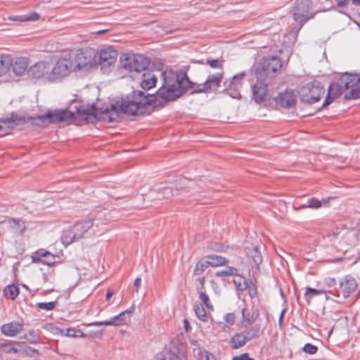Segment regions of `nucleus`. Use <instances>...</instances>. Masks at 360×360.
Wrapping results in <instances>:
<instances>
[{
  "label": "nucleus",
  "instance_id": "1",
  "mask_svg": "<svg viewBox=\"0 0 360 360\" xmlns=\"http://www.w3.org/2000/svg\"><path fill=\"white\" fill-rule=\"evenodd\" d=\"M162 86L156 94H146L141 91H134L126 98H122L117 107L112 105L110 109L106 108L101 111L102 119L108 122H114L117 117L118 110L124 114L141 115L146 112V106L160 98L164 101H174L182 96L191 87L185 73L176 75L171 70H165L160 73Z\"/></svg>",
  "mask_w": 360,
  "mask_h": 360
},
{
  "label": "nucleus",
  "instance_id": "2",
  "mask_svg": "<svg viewBox=\"0 0 360 360\" xmlns=\"http://www.w3.org/2000/svg\"><path fill=\"white\" fill-rule=\"evenodd\" d=\"M91 229L94 236H101L106 231L104 224L95 223L94 219L84 220L65 229L60 238L61 242L64 245L68 246L74 241L82 238Z\"/></svg>",
  "mask_w": 360,
  "mask_h": 360
},
{
  "label": "nucleus",
  "instance_id": "3",
  "mask_svg": "<svg viewBox=\"0 0 360 360\" xmlns=\"http://www.w3.org/2000/svg\"><path fill=\"white\" fill-rule=\"evenodd\" d=\"M326 6L317 8V4L311 0H296L291 10L294 20L302 25L309 19L313 18L315 15L323 11Z\"/></svg>",
  "mask_w": 360,
  "mask_h": 360
},
{
  "label": "nucleus",
  "instance_id": "4",
  "mask_svg": "<svg viewBox=\"0 0 360 360\" xmlns=\"http://www.w3.org/2000/svg\"><path fill=\"white\" fill-rule=\"evenodd\" d=\"M74 72L88 70L98 65L97 55L92 49H84L79 52L68 54Z\"/></svg>",
  "mask_w": 360,
  "mask_h": 360
},
{
  "label": "nucleus",
  "instance_id": "5",
  "mask_svg": "<svg viewBox=\"0 0 360 360\" xmlns=\"http://www.w3.org/2000/svg\"><path fill=\"white\" fill-rule=\"evenodd\" d=\"M325 93L324 88L319 82L315 81L309 82L300 90V97L302 102L307 103H314L319 101L321 96Z\"/></svg>",
  "mask_w": 360,
  "mask_h": 360
},
{
  "label": "nucleus",
  "instance_id": "6",
  "mask_svg": "<svg viewBox=\"0 0 360 360\" xmlns=\"http://www.w3.org/2000/svg\"><path fill=\"white\" fill-rule=\"evenodd\" d=\"M72 65L68 54L60 57L54 65L51 64L53 82L61 80L74 72Z\"/></svg>",
  "mask_w": 360,
  "mask_h": 360
},
{
  "label": "nucleus",
  "instance_id": "7",
  "mask_svg": "<svg viewBox=\"0 0 360 360\" xmlns=\"http://www.w3.org/2000/svg\"><path fill=\"white\" fill-rule=\"evenodd\" d=\"M121 63L122 67L130 72L145 70L149 65L148 58L141 54L127 55L121 60Z\"/></svg>",
  "mask_w": 360,
  "mask_h": 360
},
{
  "label": "nucleus",
  "instance_id": "8",
  "mask_svg": "<svg viewBox=\"0 0 360 360\" xmlns=\"http://www.w3.org/2000/svg\"><path fill=\"white\" fill-rule=\"evenodd\" d=\"M75 116V113L70 112L69 110L49 111L44 115L39 116L37 120L40 122H37V124L46 126L50 123L72 120Z\"/></svg>",
  "mask_w": 360,
  "mask_h": 360
},
{
  "label": "nucleus",
  "instance_id": "9",
  "mask_svg": "<svg viewBox=\"0 0 360 360\" xmlns=\"http://www.w3.org/2000/svg\"><path fill=\"white\" fill-rule=\"evenodd\" d=\"M28 72L34 78L44 79L49 82H53L51 73V63L41 60L31 66Z\"/></svg>",
  "mask_w": 360,
  "mask_h": 360
},
{
  "label": "nucleus",
  "instance_id": "10",
  "mask_svg": "<svg viewBox=\"0 0 360 360\" xmlns=\"http://www.w3.org/2000/svg\"><path fill=\"white\" fill-rule=\"evenodd\" d=\"M117 58V51L110 47L103 49L97 56L98 65L104 72H108V68L115 63Z\"/></svg>",
  "mask_w": 360,
  "mask_h": 360
},
{
  "label": "nucleus",
  "instance_id": "11",
  "mask_svg": "<svg viewBox=\"0 0 360 360\" xmlns=\"http://www.w3.org/2000/svg\"><path fill=\"white\" fill-rule=\"evenodd\" d=\"M208 73L207 78L204 82V93H214L215 94L219 87L220 86L221 82L224 77V72L221 71L219 72L212 73L209 70H206Z\"/></svg>",
  "mask_w": 360,
  "mask_h": 360
},
{
  "label": "nucleus",
  "instance_id": "12",
  "mask_svg": "<svg viewBox=\"0 0 360 360\" xmlns=\"http://www.w3.org/2000/svg\"><path fill=\"white\" fill-rule=\"evenodd\" d=\"M282 67L280 58L272 56L264 58L262 63V68L267 77L271 78L278 73Z\"/></svg>",
  "mask_w": 360,
  "mask_h": 360
},
{
  "label": "nucleus",
  "instance_id": "13",
  "mask_svg": "<svg viewBox=\"0 0 360 360\" xmlns=\"http://www.w3.org/2000/svg\"><path fill=\"white\" fill-rule=\"evenodd\" d=\"M0 224L15 235H22L27 229L26 222L20 219L8 218L1 221Z\"/></svg>",
  "mask_w": 360,
  "mask_h": 360
},
{
  "label": "nucleus",
  "instance_id": "14",
  "mask_svg": "<svg viewBox=\"0 0 360 360\" xmlns=\"http://www.w3.org/2000/svg\"><path fill=\"white\" fill-rule=\"evenodd\" d=\"M275 101L281 107L290 109L295 107L297 96L292 89H286L283 92L278 94L275 98Z\"/></svg>",
  "mask_w": 360,
  "mask_h": 360
},
{
  "label": "nucleus",
  "instance_id": "15",
  "mask_svg": "<svg viewBox=\"0 0 360 360\" xmlns=\"http://www.w3.org/2000/svg\"><path fill=\"white\" fill-rule=\"evenodd\" d=\"M23 328L22 321H13L2 325L0 330L5 336L15 337L22 331Z\"/></svg>",
  "mask_w": 360,
  "mask_h": 360
},
{
  "label": "nucleus",
  "instance_id": "16",
  "mask_svg": "<svg viewBox=\"0 0 360 360\" xmlns=\"http://www.w3.org/2000/svg\"><path fill=\"white\" fill-rule=\"evenodd\" d=\"M346 90L344 85L341 84L340 79L337 82H333L328 88V94L323 102V106L330 105L335 98L341 96L343 91Z\"/></svg>",
  "mask_w": 360,
  "mask_h": 360
},
{
  "label": "nucleus",
  "instance_id": "17",
  "mask_svg": "<svg viewBox=\"0 0 360 360\" xmlns=\"http://www.w3.org/2000/svg\"><path fill=\"white\" fill-rule=\"evenodd\" d=\"M252 98L257 103H261L266 101L268 96L267 84L257 82L252 86Z\"/></svg>",
  "mask_w": 360,
  "mask_h": 360
},
{
  "label": "nucleus",
  "instance_id": "18",
  "mask_svg": "<svg viewBox=\"0 0 360 360\" xmlns=\"http://www.w3.org/2000/svg\"><path fill=\"white\" fill-rule=\"evenodd\" d=\"M75 109V111H70V112H74L75 116L74 118H81L83 120H87L89 116L94 115L96 116L98 114L97 109L94 106H84L81 103H75L73 106Z\"/></svg>",
  "mask_w": 360,
  "mask_h": 360
},
{
  "label": "nucleus",
  "instance_id": "19",
  "mask_svg": "<svg viewBox=\"0 0 360 360\" xmlns=\"http://www.w3.org/2000/svg\"><path fill=\"white\" fill-rule=\"evenodd\" d=\"M340 287L344 297L347 298L357 289L358 285L352 276L347 275L340 281Z\"/></svg>",
  "mask_w": 360,
  "mask_h": 360
},
{
  "label": "nucleus",
  "instance_id": "20",
  "mask_svg": "<svg viewBox=\"0 0 360 360\" xmlns=\"http://www.w3.org/2000/svg\"><path fill=\"white\" fill-rule=\"evenodd\" d=\"M131 313V311L127 309L118 315L113 317L111 321H95L90 323H88V326H121L125 323V314Z\"/></svg>",
  "mask_w": 360,
  "mask_h": 360
},
{
  "label": "nucleus",
  "instance_id": "21",
  "mask_svg": "<svg viewBox=\"0 0 360 360\" xmlns=\"http://www.w3.org/2000/svg\"><path fill=\"white\" fill-rule=\"evenodd\" d=\"M341 84L346 89H359L360 84V74H350L345 72L341 77Z\"/></svg>",
  "mask_w": 360,
  "mask_h": 360
},
{
  "label": "nucleus",
  "instance_id": "22",
  "mask_svg": "<svg viewBox=\"0 0 360 360\" xmlns=\"http://www.w3.org/2000/svg\"><path fill=\"white\" fill-rule=\"evenodd\" d=\"M174 345V343H172ZM165 360H182L185 354V347L181 345L179 348L172 345L162 351Z\"/></svg>",
  "mask_w": 360,
  "mask_h": 360
},
{
  "label": "nucleus",
  "instance_id": "23",
  "mask_svg": "<svg viewBox=\"0 0 360 360\" xmlns=\"http://www.w3.org/2000/svg\"><path fill=\"white\" fill-rule=\"evenodd\" d=\"M29 65L28 59L25 57H17L13 59L11 65L13 73L17 76H21L25 74Z\"/></svg>",
  "mask_w": 360,
  "mask_h": 360
},
{
  "label": "nucleus",
  "instance_id": "24",
  "mask_svg": "<svg viewBox=\"0 0 360 360\" xmlns=\"http://www.w3.org/2000/svg\"><path fill=\"white\" fill-rule=\"evenodd\" d=\"M157 82V76L153 72L146 71L142 75L140 85L144 90H149L154 87Z\"/></svg>",
  "mask_w": 360,
  "mask_h": 360
},
{
  "label": "nucleus",
  "instance_id": "25",
  "mask_svg": "<svg viewBox=\"0 0 360 360\" xmlns=\"http://www.w3.org/2000/svg\"><path fill=\"white\" fill-rule=\"evenodd\" d=\"M228 260L217 255H210L204 257V267L207 266H219L226 264Z\"/></svg>",
  "mask_w": 360,
  "mask_h": 360
},
{
  "label": "nucleus",
  "instance_id": "26",
  "mask_svg": "<svg viewBox=\"0 0 360 360\" xmlns=\"http://www.w3.org/2000/svg\"><path fill=\"white\" fill-rule=\"evenodd\" d=\"M13 64V58L8 54H0V77L6 75Z\"/></svg>",
  "mask_w": 360,
  "mask_h": 360
},
{
  "label": "nucleus",
  "instance_id": "27",
  "mask_svg": "<svg viewBox=\"0 0 360 360\" xmlns=\"http://www.w3.org/2000/svg\"><path fill=\"white\" fill-rule=\"evenodd\" d=\"M153 193H156L157 199H167L174 195L173 187L163 186L150 191V197H153Z\"/></svg>",
  "mask_w": 360,
  "mask_h": 360
},
{
  "label": "nucleus",
  "instance_id": "28",
  "mask_svg": "<svg viewBox=\"0 0 360 360\" xmlns=\"http://www.w3.org/2000/svg\"><path fill=\"white\" fill-rule=\"evenodd\" d=\"M242 316L244 322L246 323L247 325L250 326L258 319L259 312L257 309L255 308H252L250 311L247 309H243L242 310Z\"/></svg>",
  "mask_w": 360,
  "mask_h": 360
},
{
  "label": "nucleus",
  "instance_id": "29",
  "mask_svg": "<svg viewBox=\"0 0 360 360\" xmlns=\"http://www.w3.org/2000/svg\"><path fill=\"white\" fill-rule=\"evenodd\" d=\"M248 340L246 339L244 333H236L230 340L229 344L231 348L233 349H239L243 347L247 342Z\"/></svg>",
  "mask_w": 360,
  "mask_h": 360
},
{
  "label": "nucleus",
  "instance_id": "30",
  "mask_svg": "<svg viewBox=\"0 0 360 360\" xmlns=\"http://www.w3.org/2000/svg\"><path fill=\"white\" fill-rule=\"evenodd\" d=\"M51 328L53 330V333H58V331H60V333L65 336L70 337V338H84L85 337L84 333L79 330H75L74 328H67L65 330L59 329L58 328H53L51 325L48 326V328L49 329Z\"/></svg>",
  "mask_w": 360,
  "mask_h": 360
},
{
  "label": "nucleus",
  "instance_id": "31",
  "mask_svg": "<svg viewBox=\"0 0 360 360\" xmlns=\"http://www.w3.org/2000/svg\"><path fill=\"white\" fill-rule=\"evenodd\" d=\"M39 18L40 15L36 12H30L25 15H12L8 17L10 20L18 22L37 21Z\"/></svg>",
  "mask_w": 360,
  "mask_h": 360
},
{
  "label": "nucleus",
  "instance_id": "32",
  "mask_svg": "<svg viewBox=\"0 0 360 360\" xmlns=\"http://www.w3.org/2000/svg\"><path fill=\"white\" fill-rule=\"evenodd\" d=\"M248 325L245 324L246 329L243 332L248 341H250L259 336L261 331L260 324H255L250 327H247Z\"/></svg>",
  "mask_w": 360,
  "mask_h": 360
},
{
  "label": "nucleus",
  "instance_id": "33",
  "mask_svg": "<svg viewBox=\"0 0 360 360\" xmlns=\"http://www.w3.org/2000/svg\"><path fill=\"white\" fill-rule=\"evenodd\" d=\"M245 251L247 255L252 258L255 265H259L262 262V257L257 246L245 247Z\"/></svg>",
  "mask_w": 360,
  "mask_h": 360
},
{
  "label": "nucleus",
  "instance_id": "34",
  "mask_svg": "<svg viewBox=\"0 0 360 360\" xmlns=\"http://www.w3.org/2000/svg\"><path fill=\"white\" fill-rule=\"evenodd\" d=\"M233 276V281L237 290L240 291L246 290L248 286L246 279L240 275H238V273Z\"/></svg>",
  "mask_w": 360,
  "mask_h": 360
},
{
  "label": "nucleus",
  "instance_id": "35",
  "mask_svg": "<svg viewBox=\"0 0 360 360\" xmlns=\"http://www.w3.org/2000/svg\"><path fill=\"white\" fill-rule=\"evenodd\" d=\"M15 345H17V343L14 342L0 343V352L5 354H15L18 352V349Z\"/></svg>",
  "mask_w": 360,
  "mask_h": 360
},
{
  "label": "nucleus",
  "instance_id": "36",
  "mask_svg": "<svg viewBox=\"0 0 360 360\" xmlns=\"http://www.w3.org/2000/svg\"><path fill=\"white\" fill-rule=\"evenodd\" d=\"M16 120L12 117L8 119L0 120V130L6 131L7 129H13L17 126Z\"/></svg>",
  "mask_w": 360,
  "mask_h": 360
},
{
  "label": "nucleus",
  "instance_id": "37",
  "mask_svg": "<svg viewBox=\"0 0 360 360\" xmlns=\"http://www.w3.org/2000/svg\"><path fill=\"white\" fill-rule=\"evenodd\" d=\"M4 292L7 298L14 300L19 294V288L15 285H10L4 289Z\"/></svg>",
  "mask_w": 360,
  "mask_h": 360
},
{
  "label": "nucleus",
  "instance_id": "38",
  "mask_svg": "<svg viewBox=\"0 0 360 360\" xmlns=\"http://www.w3.org/2000/svg\"><path fill=\"white\" fill-rule=\"evenodd\" d=\"M207 65L210 66V68L216 70L215 72H223V63L224 60L222 59H207L206 61Z\"/></svg>",
  "mask_w": 360,
  "mask_h": 360
},
{
  "label": "nucleus",
  "instance_id": "39",
  "mask_svg": "<svg viewBox=\"0 0 360 360\" xmlns=\"http://www.w3.org/2000/svg\"><path fill=\"white\" fill-rule=\"evenodd\" d=\"M23 338L32 344L37 343L39 341V333L38 330H30Z\"/></svg>",
  "mask_w": 360,
  "mask_h": 360
},
{
  "label": "nucleus",
  "instance_id": "40",
  "mask_svg": "<svg viewBox=\"0 0 360 360\" xmlns=\"http://www.w3.org/2000/svg\"><path fill=\"white\" fill-rule=\"evenodd\" d=\"M189 183L188 180L182 178L179 180V183L176 184V195H181L184 193L188 192L187 186Z\"/></svg>",
  "mask_w": 360,
  "mask_h": 360
},
{
  "label": "nucleus",
  "instance_id": "41",
  "mask_svg": "<svg viewBox=\"0 0 360 360\" xmlns=\"http://www.w3.org/2000/svg\"><path fill=\"white\" fill-rule=\"evenodd\" d=\"M200 302H195L193 305V310L196 316L200 319L202 320V291L199 292Z\"/></svg>",
  "mask_w": 360,
  "mask_h": 360
},
{
  "label": "nucleus",
  "instance_id": "42",
  "mask_svg": "<svg viewBox=\"0 0 360 360\" xmlns=\"http://www.w3.org/2000/svg\"><path fill=\"white\" fill-rule=\"evenodd\" d=\"M238 273L237 269L232 266H227L223 270L216 272V275L219 277H226L229 276H234Z\"/></svg>",
  "mask_w": 360,
  "mask_h": 360
},
{
  "label": "nucleus",
  "instance_id": "43",
  "mask_svg": "<svg viewBox=\"0 0 360 360\" xmlns=\"http://www.w3.org/2000/svg\"><path fill=\"white\" fill-rule=\"evenodd\" d=\"M323 293H326V291L322 290H316V289L308 287L306 289V292H305L304 295H305L307 302L310 303V301L314 296L321 295Z\"/></svg>",
  "mask_w": 360,
  "mask_h": 360
},
{
  "label": "nucleus",
  "instance_id": "44",
  "mask_svg": "<svg viewBox=\"0 0 360 360\" xmlns=\"http://www.w3.org/2000/svg\"><path fill=\"white\" fill-rule=\"evenodd\" d=\"M240 87H236L235 85H231V82H229L228 88H226L227 94L233 98H240L241 97L240 89Z\"/></svg>",
  "mask_w": 360,
  "mask_h": 360
},
{
  "label": "nucleus",
  "instance_id": "45",
  "mask_svg": "<svg viewBox=\"0 0 360 360\" xmlns=\"http://www.w3.org/2000/svg\"><path fill=\"white\" fill-rule=\"evenodd\" d=\"M191 346L193 351L194 356L200 359L202 356V354L200 347V342L195 340H191Z\"/></svg>",
  "mask_w": 360,
  "mask_h": 360
},
{
  "label": "nucleus",
  "instance_id": "46",
  "mask_svg": "<svg viewBox=\"0 0 360 360\" xmlns=\"http://www.w3.org/2000/svg\"><path fill=\"white\" fill-rule=\"evenodd\" d=\"M303 207H309L312 209H318L321 207V201L316 198H309L307 201V204L302 206Z\"/></svg>",
  "mask_w": 360,
  "mask_h": 360
},
{
  "label": "nucleus",
  "instance_id": "47",
  "mask_svg": "<svg viewBox=\"0 0 360 360\" xmlns=\"http://www.w3.org/2000/svg\"><path fill=\"white\" fill-rule=\"evenodd\" d=\"M38 308L40 309L50 311L54 309L56 307L55 302H39L37 304Z\"/></svg>",
  "mask_w": 360,
  "mask_h": 360
},
{
  "label": "nucleus",
  "instance_id": "48",
  "mask_svg": "<svg viewBox=\"0 0 360 360\" xmlns=\"http://www.w3.org/2000/svg\"><path fill=\"white\" fill-rule=\"evenodd\" d=\"M245 74L241 73L237 75H235L233 78L231 82V85H235L236 87H241L243 80V77Z\"/></svg>",
  "mask_w": 360,
  "mask_h": 360
},
{
  "label": "nucleus",
  "instance_id": "49",
  "mask_svg": "<svg viewBox=\"0 0 360 360\" xmlns=\"http://www.w3.org/2000/svg\"><path fill=\"white\" fill-rule=\"evenodd\" d=\"M303 351L309 354H314L317 352L318 347L310 343H307L303 347Z\"/></svg>",
  "mask_w": 360,
  "mask_h": 360
},
{
  "label": "nucleus",
  "instance_id": "50",
  "mask_svg": "<svg viewBox=\"0 0 360 360\" xmlns=\"http://www.w3.org/2000/svg\"><path fill=\"white\" fill-rule=\"evenodd\" d=\"M346 98H354V99L359 98H360V84L359 86V89H352L350 91L349 95L346 96Z\"/></svg>",
  "mask_w": 360,
  "mask_h": 360
},
{
  "label": "nucleus",
  "instance_id": "51",
  "mask_svg": "<svg viewBox=\"0 0 360 360\" xmlns=\"http://www.w3.org/2000/svg\"><path fill=\"white\" fill-rule=\"evenodd\" d=\"M235 319H236V316L233 313H228L224 316L225 321L231 326L234 323Z\"/></svg>",
  "mask_w": 360,
  "mask_h": 360
},
{
  "label": "nucleus",
  "instance_id": "52",
  "mask_svg": "<svg viewBox=\"0 0 360 360\" xmlns=\"http://www.w3.org/2000/svg\"><path fill=\"white\" fill-rule=\"evenodd\" d=\"M318 3L321 5L320 6H317V8H323L326 6V9L323 11H326L331 6V1L330 0H317Z\"/></svg>",
  "mask_w": 360,
  "mask_h": 360
},
{
  "label": "nucleus",
  "instance_id": "53",
  "mask_svg": "<svg viewBox=\"0 0 360 360\" xmlns=\"http://www.w3.org/2000/svg\"><path fill=\"white\" fill-rule=\"evenodd\" d=\"M41 262L43 264H47L49 266H51L53 264H55V256L53 255L51 256H49V257L41 259Z\"/></svg>",
  "mask_w": 360,
  "mask_h": 360
},
{
  "label": "nucleus",
  "instance_id": "54",
  "mask_svg": "<svg viewBox=\"0 0 360 360\" xmlns=\"http://www.w3.org/2000/svg\"><path fill=\"white\" fill-rule=\"evenodd\" d=\"M232 360H254V359L250 357L248 353H243L238 356H234Z\"/></svg>",
  "mask_w": 360,
  "mask_h": 360
},
{
  "label": "nucleus",
  "instance_id": "55",
  "mask_svg": "<svg viewBox=\"0 0 360 360\" xmlns=\"http://www.w3.org/2000/svg\"><path fill=\"white\" fill-rule=\"evenodd\" d=\"M202 273V263L199 261L195 266V269L194 270V274L195 276H200Z\"/></svg>",
  "mask_w": 360,
  "mask_h": 360
},
{
  "label": "nucleus",
  "instance_id": "56",
  "mask_svg": "<svg viewBox=\"0 0 360 360\" xmlns=\"http://www.w3.org/2000/svg\"><path fill=\"white\" fill-rule=\"evenodd\" d=\"M204 305L210 310L213 311L214 307L212 304L210 303V300L207 295L204 293Z\"/></svg>",
  "mask_w": 360,
  "mask_h": 360
},
{
  "label": "nucleus",
  "instance_id": "57",
  "mask_svg": "<svg viewBox=\"0 0 360 360\" xmlns=\"http://www.w3.org/2000/svg\"><path fill=\"white\" fill-rule=\"evenodd\" d=\"M325 282L328 287H333L336 284L335 279L333 278H326Z\"/></svg>",
  "mask_w": 360,
  "mask_h": 360
},
{
  "label": "nucleus",
  "instance_id": "58",
  "mask_svg": "<svg viewBox=\"0 0 360 360\" xmlns=\"http://www.w3.org/2000/svg\"><path fill=\"white\" fill-rule=\"evenodd\" d=\"M141 280L140 278H136L134 281V286L136 288V292H139V288H140L141 286Z\"/></svg>",
  "mask_w": 360,
  "mask_h": 360
},
{
  "label": "nucleus",
  "instance_id": "59",
  "mask_svg": "<svg viewBox=\"0 0 360 360\" xmlns=\"http://www.w3.org/2000/svg\"><path fill=\"white\" fill-rule=\"evenodd\" d=\"M184 328L186 332H188L191 330L190 323L187 319L184 320Z\"/></svg>",
  "mask_w": 360,
  "mask_h": 360
},
{
  "label": "nucleus",
  "instance_id": "60",
  "mask_svg": "<svg viewBox=\"0 0 360 360\" xmlns=\"http://www.w3.org/2000/svg\"><path fill=\"white\" fill-rule=\"evenodd\" d=\"M285 309H283L280 314V316H279V325L281 326L282 325V323H283V317H284V314H285Z\"/></svg>",
  "mask_w": 360,
  "mask_h": 360
},
{
  "label": "nucleus",
  "instance_id": "61",
  "mask_svg": "<svg viewBox=\"0 0 360 360\" xmlns=\"http://www.w3.org/2000/svg\"><path fill=\"white\" fill-rule=\"evenodd\" d=\"M51 255H53L51 254L48 251H46L44 252H42V253L39 254V257H43V258H46V257H49V256H51Z\"/></svg>",
  "mask_w": 360,
  "mask_h": 360
},
{
  "label": "nucleus",
  "instance_id": "62",
  "mask_svg": "<svg viewBox=\"0 0 360 360\" xmlns=\"http://www.w3.org/2000/svg\"><path fill=\"white\" fill-rule=\"evenodd\" d=\"M113 294L114 293L112 291H111L110 290H108L106 293V297H105L106 300L109 301L110 300V298L112 297V296L113 295Z\"/></svg>",
  "mask_w": 360,
  "mask_h": 360
},
{
  "label": "nucleus",
  "instance_id": "63",
  "mask_svg": "<svg viewBox=\"0 0 360 360\" xmlns=\"http://www.w3.org/2000/svg\"><path fill=\"white\" fill-rule=\"evenodd\" d=\"M205 360H217V359L212 354H207L205 355Z\"/></svg>",
  "mask_w": 360,
  "mask_h": 360
},
{
  "label": "nucleus",
  "instance_id": "64",
  "mask_svg": "<svg viewBox=\"0 0 360 360\" xmlns=\"http://www.w3.org/2000/svg\"><path fill=\"white\" fill-rule=\"evenodd\" d=\"M339 6H344L349 1V0H336Z\"/></svg>",
  "mask_w": 360,
  "mask_h": 360
}]
</instances>
